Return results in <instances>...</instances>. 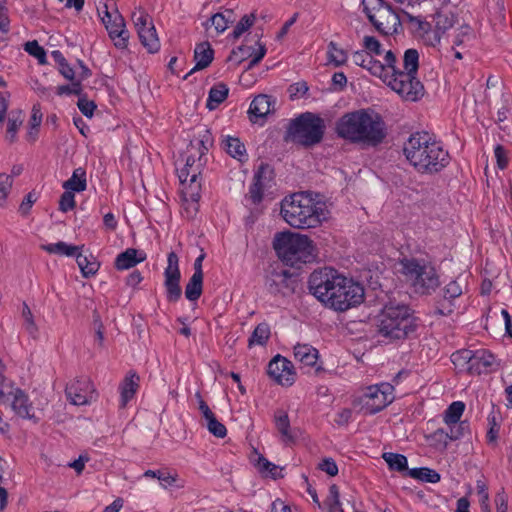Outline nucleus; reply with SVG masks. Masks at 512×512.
<instances>
[{
  "label": "nucleus",
  "instance_id": "59",
  "mask_svg": "<svg viewBox=\"0 0 512 512\" xmlns=\"http://www.w3.org/2000/svg\"><path fill=\"white\" fill-rule=\"evenodd\" d=\"M454 308V302L449 301L443 297L442 300L437 302L434 313L440 316H448L453 313Z\"/></svg>",
  "mask_w": 512,
  "mask_h": 512
},
{
  "label": "nucleus",
  "instance_id": "30",
  "mask_svg": "<svg viewBox=\"0 0 512 512\" xmlns=\"http://www.w3.org/2000/svg\"><path fill=\"white\" fill-rule=\"evenodd\" d=\"M137 32H156L152 17L143 9H136L131 16Z\"/></svg>",
  "mask_w": 512,
  "mask_h": 512
},
{
  "label": "nucleus",
  "instance_id": "1",
  "mask_svg": "<svg viewBox=\"0 0 512 512\" xmlns=\"http://www.w3.org/2000/svg\"><path fill=\"white\" fill-rule=\"evenodd\" d=\"M308 286L319 301L335 311H347L364 301V287L331 267L312 272Z\"/></svg>",
  "mask_w": 512,
  "mask_h": 512
},
{
  "label": "nucleus",
  "instance_id": "35",
  "mask_svg": "<svg viewBox=\"0 0 512 512\" xmlns=\"http://www.w3.org/2000/svg\"><path fill=\"white\" fill-rule=\"evenodd\" d=\"M40 248L50 254L74 256L82 247L69 245L63 241L52 244H42Z\"/></svg>",
  "mask_w": 512,
  "mask_h": 512
},
{
  "label": "nucleus",
  "instance_id": "41",
  "mask_svg": "<svg viewBox=\"0 0 512 512\" xmlns=\"http://www.w3.org/2000/svg\"><path fill=\"white\" fill-rule=\"evenodd\" d=\"M465 410V404L461 401L452 402L444 412L443 420L447 425L457 424Z\"/></svg>",
  "mask_w": 512,
  "mask_h": 512
},
{
  "label": "nucleus",
  "instance_id": "10",
  "mask_svg": "<svg viewBox=\"0 0 512 512\" xmlns=\"http://www.w3.org/2000/svg\"><path fill=\"white\" fill-rule=\"evenodd\" d=\"M393 389V386L388 383L369 386L359 397L353 400V405L360 406L364 414H376L393 401Z\"/></svg>",
  "mask_w": 512,
  "mask_h": 512
},
{
  "label": "nucleus",
  "instance_id": "11",
  "mask_svg": "<svg viewBox=\"0 0 512 512\" xmlns=\"http://www.w3.org/2000/svg\"><path fill=\"white\" fill-rule=\"evenodd\" d=\"M384 82L406 101L416 102L425 93L424 85L417 78V75L407 72L385 75Z\"/></svg>",
  "mask_w": 512,
  "mask_h": 512
},
{
  "label": "nucleus",
  "instance_id": "51",
  "mask_svg": "<svg viewBox=\"0 0 512 512\" xmlns=\"http://www.w3.org/2000/svg\"><path fill=\"white\" fill-rule=\"evenodd\" d=\"M144 477L157 478L160 481L161 485L165 488L168 486H172L176 482V475L173 476L170 473L161 470H147L144 473Z\"/></svg>",
  "mask_w": 512,
  "mask_h": 512
},
{
  "label": "nucleus",
  "instance_id": "9",
  "mask_svg": "<svg viewBox=\"0 0 512 512\" xmlns=\"http://www.w3.org/2000/svg\"><path fill=\"white\" fill-rule=\"evenodd\" d=\"M363 10L378 32H398L400 15L383 0H363Z\"/></svg>",
  "mask_w": 512,
  "mask_h": 512
},
{
  "label": "nucleus",
  "instance_id": "15",
  "mask_svg": "<svg viewBox=\"0 0 512 512\" xmlns=\"http://www.w3.org/2000/svg\"><path fill=\"white\" fill-rule=\"evenodd\" d=\"M268 375L278 384L291 386L295 381L293 364L281 355H276L268 364Z\"/></svg>",
  "mask_w": 512,
  "mask_h": 512
},
{
  "label": "nucleus",
  "instance_id": "47",
  "mask_svg": "<svg viewBox=\"0 0 512 512\" xmlns=\"http://www.w3.org/2000/svg\"><path fill=\"white\" fill-rule=\"evenodd\" d=\"M428 439L431 442V445L441 451L447 449L448 442L450 441L448 431L444 430L443 428H439L434 431L428 436Z\"/></svg>",
  "mask_w": 512,
  "mask_h": 512
},
{
  "label": "nucleus",
  "instance_id": "13",
  "mask_svg": "<svg viewBox=\"0 0 512 512\" xmlns=\"http://www.w3.org/2000/svg\"><path fill=\"white\" fill-rule=\"evenodd\" d=\"M68 400L74 405H87L97 399V392L93 383L87 377L74 380L65 389Z\"/></svg>",
  "mask_w": 512,
  "mask_h": 512
},
{
  "label": "nucleus",
  "instance_id": "12",
  "mask_svg": "<svg viewBox=\"0 0 512 512\" xmlns=\"http://www.w3.org/2000/svg\"><path fill=\"white\" fill-rule=\"evenodd\" d=\"M164 278L167 301L177 302L181 298L182 289L180 286L181 273L179 269V259L174 251L168 253Z\"/></svg>",
  "mask_w": 512,
  "mask_h": 512
},
{
  "label": "nucleus",
  "instance_id": "22",
  "mask_svg": "<svg viewBox=\"0 0 512 512\" xmlns=\"http://www.w3.org/2000/svg\"><path fill=\"white\" fill-rule=\"evenodd\" d=\"M146 259V254L134 248H128L124 252L118 254L115 259V267L118 270H126L136 266L138 263Z\"/></svg>",
  "mask_w": 512,
  "mask_h": 512
},
{
  "label": "nucleus",
  "instance_id": "50",
  "mask_svg": "<svg viewBox=\"0 0 512 512\" xmlns=\"http://www.w3.org/2000/svg\"><path fill=\"white\" fill-rule=\"evenodd\" d=\"M25 51L34 56L40 65H45L47 63L46 52L36 40L28 41L25 44Z\"/></svg>",
  "mask_w": 512,
  "mask_h": 512
},
{
  "label": "nucleus",
  "instance_id": "46",
  "mask_svg": "<svg viewBox=\"0 0 512 512\" xmlns=\"http://www.w3.org/2000/svg\"><path fill=\"white\" fill-rule=\"evenodd\" d=\"M363 68L367 69L372 75L377 76L384 81L386 68L381 61L375 59V56L367 54Z\"/></svg>",
  "mask_w": 512,
  "mask_h": 512
},
{
  "label": "nucleus",
  "instance_id": "62",
  "mask_svg": "<svg viewBox=\"0 0 512 512\" xmlns=\"http://www.w3.org/2000/svg\"><path fill=\"white\" fill-rule=\"evenodd\" d=\"M264 184L258 181H253L249 189V198L253 204H258L263 198Z\"/></svg>",
  "mask_w": 512,
  "mask_h": 512
},
{
  "label": "nucleus",
  "instance_id": "31",
  "mask_svg": "<svg viewBox=\"0 0 512 512\" xmlns=\"http://www.w3.org/2000/svg\"><path fill=\"white\" fill-rule=\"evenodd\" d=\"M203 166L204 163H198L195 169H193L189 182L185 184L184 194L194 202H198L200 199L201 184L198 181V178L201 175V169Z\"/></svg>",
  "mask_w": 512,
  "mask_h": 512
},
{
  "label": "nucleus",
  "instance_id": "17",
  "mask_svg": "<svg viewBox=\"0 0 512 512\" xmlns=\"http://www.w3.org/2000/svg\"><path fill=\"white\" fill-rule=\"evenodd\" d=\"M233 55L239 61L249 59L248 68H252L257 65L266 54V48L258 41L255 45H240L237 49L233 50Z\"/></svg>",
  "mask_w": 512,
  "mask_h": 512
},
{
  "label": "nucleus",
  "instance_id": "34",
  "mask_svg": "<svg viewBox=\"0 0 512 512\" xmlns=\"http://www.w3.org/2000/svg\"><path fill=\"white\" fill-rule=\"evenodd\" d=\"M401 24L399 27L409 30L410 32H427L429 29V23L423 21L420 17L412 16L406 12L400 15Z\"/></svg>",
  "mask_w": 512,
  "mask_h": 512
},
{
  "label": "nucleus",
  "instance_id": "16",
  "mask_svg": "<svg viewBox=\"0 0 512 512\" xmlns=\"http://www.w3.org/2000/svg\"><path fill=\"white\" fill-rule=\"evenodd\" d=\"M292 274L287 270H272L266 277L265 285L270 294L286 295L294 290Z\"/></svg>",
  "mask_w": 512,
  "mask_h": 512
},
{
  "label": "nucleus",
  "instance_id": "44",
  "mask_svg": "<svg viewBox=\"0 0 512 512\" xmlns=\"http://www.w3.org/2000/svg\"><path fill=\"white\" fill-rule=\"evenodd\" d=\"M324 505L328 512H344L340 502L339 488L336 484L330 486L329 494L324 501Z\"/></svg>",
  "mask_w": 512,
  "mask_h": 512
},
{
  "label": "nucleus",
  "instance_id": "56",
  "mask_svg": "<svg viewBox=\"0 0 512 512\" xmlns=\"http://www.w3.org/2000/svg\"><path fill=\"white\" fill-rule=\"evenodd\" d=\"M71 81V85H62V86H59L57 88V94L58 95H77V96H81L82 95V91H83V88H82V84L79 82V81H76V80H70Z\"/></svg>",
  "mask_w": 512,
  "mask_h": 512
},
{
  "label": "nucleus",
  "instance_id": "4",
  "mask_svg": "<svg viewBox=\"0 0 512 512\" xmlns=\"http://www.w3.org/2000/svg\"><path fill=\"white\" fill-rule=\"evenodd\" d=\"M281 215L297 229L315 228L326 219L325 205L315 201L310 192H299L285 197L281 202Z\"/></svg>",
  "mask_w": 512,
  "mask_h": 512
},
{
  "label": "nucleus",
  "instance_id": "40",
  "mask_svg": "<svg viewBox=\"0 0 512 512\" xmlns=\"http://www.w3.org/2000/svg\"><path fill=\"white\" fill-rule=\"evenodd\" d=\"M391 470L403 472L408 470L406 456L398 453L386 452L382 455Z\"/></svg>",
  "mask_w": 512,
  "mask_h": 512
},
{
  "label": "nucleus",
  "instance_id": "5",
  "mask_svg": "<svg viewBox=\"0 0 512 512\" xmlns=\"http://www.w3.org/2000/svg\"><path fill=\"white\" fill-rule=\"evenodd\" d=\"M417 327L413 311L406 304H386L377 319L378 334L388 342L410 337L416 332Z\"/></svg>",
  "mask_w": 512,
  "mask_h": 512
},
{
  "label": "nucleus",
  "instance_id": "8",
  "mask_svg": "<svg viewBox=\"0 0 512 512\" xmlns=\"http://www.w3.org/2000/svg\"><path fill=\"white\" fill-rule=\"evenodd\" d=\"M325 128V122L320 116L305 112L290 122L287 137L295 143L310 147L322 141Z\"/></svg>",
  "mask_w": 512,
  "mask_h": 512
},
{
  "label": "nucleus",
  "instance_id": "20",
  "mask_svg": "<svg viewBox=\"0 0 512 512\" xmlns=\"http://www.w3.org/2000/svg\"><path fill=\"white\" fill-rule=\"evenodd\" d=\"M495 357L487 350H477L472 358L471 373L483 374L494 370Z\"/></svg>",
  "mask_w": 512,
  "mask_h": 512
},
{
  "label": "nucleus",
  "instance_id": "28",
  "mask_svg": "<svg viewBox=\"0 0 512 512\" xmlns=\"http://www.w3.org/2000/svg\"><path fill=\"white\" fill-rule=\"evenodd\" d=\"M77 264L81 270L83 277L90 278L94 276L99 270L100 263L96 260V258L90 254L89 256L83 255L80 250L76 252Z\"/></svg>",
  "mask_w": 512,
  "mask_h": 512
},
{
  "label": "nucleus",
  "instance_id": "14",
  "mask_svg": "<svg viewBox=\"0 0 512 512\" xmlns=\"http://www.w3.org/2000/svg\"><path fill=\"white\" fill-rule=\"evenodd\" d=\"M7 401L0 402L2 405L10 407L15 414L23 419H35L33 405L28 395L20 388L15 387L11 382V391L8 392Z\"/></svg>",
  "mask_w": 512,
  "mask_h": 512
},
{
  "label": "nucleus",
  "instance_id": "54",
  "mask_svg": "<svg viewBox=\"0 0 512 512\" xmlns=\"http://www.w3.org/2000/svg\"><path fill=\"white\" fill-rule=\"evenodd\" d=\"M365 52L372 56H380L384 52L382 44L373 36H366L363 41Z\"/></svg>",
  "mask_w": 512,
  "mask_h": 512
},
{
  "label": "nucleus",
  "instance_id": "48",
  "mask_svg": "<svg viewBox=\"0 0 512 512\" xmlns=\"http://www.w3.org/2000/svg\"><path fill=\"white\" fill-rule=\"evenodd\" d=\"M22 317L24 319L23 325H24L25 330L28 332V334L32 338H34V339L37 338L38 326L36 325V323L34 321V316L31 312V309L29 308V306L26 303H23Z\"/></svg>",
  "mask_w": 512,
  "mask_h": 512
},
{
  "label": "nucleus",
  "instance_id": "38",
  "mask_svg": "<svg viewBox=\"0 0 512 512\" xmlns=\"http://www.w3.org/2000/svg\"><path fill=\"white\" fill-rule=\"evenodd\" d=\"M203 288V276L192 275L185 287V297L189 301H196L200 298Z\"/></svg>",
  "mask_w": 512,
  "mask_h": 512
},
{
  "label": "nucleus",
  "instance_id": "57",
  "mask_svg": "<svg viewBox=\"0 0 512 512\" xmlns=\"http://www.w3.org/2000/svg\"><path fill=\"white\" fill-rule=\"evenodd\" d=\"M463 293L461 286L457 281H451L448 283L443 290V297L449 301L454 302L456 298L461 296Z\"/></svg>",
  "mask_w": 512,
  "mask_h": 512
},
{
  "label": "nucleus",
  "instance_id": "19",
  "mask_svg": "<svg viewBox=\"0 0 512 512\" xmlns=\"http://www.w3.org/2000/svg\"><path fill=\"white\" fill-rule=\"evenodd\" d=\"M273 420L282 442L286 444L294 442L296 435L291 428L288 413L283 409H278L274 412Z\"/></svg>",
  "mask_w": 512,
  "mask_h": 512
},
{
  "label": "nucleus",
  "instance_id": "25",
  "mask_svg": "<svg viewBox=\"0 0 512 512\" xmlns=\"http://www.w3.org/2000/svg\"><path fill=\"white\" fill-rule=\"evenodd\" d=\"M139 387V376L135 372H130L120 384L121 406L125 407L134 397Z\"/></svg>",
  "mask_w": 512,
  "mask_h": 512
},
{
  "label": "nucleus",
  "instance_id": "63",
  "mask_svg": "<svg viewBox=\"0 0 512 512\" xmlns=\"http://www.w3.org/2000/svg\"><path fill=\"white\" fill-rule=\"evenodd\" d=\"M12 176L5 173L0 174V201H4L8 196L12 187Z\"/></svg>",
  "mask_w": 512,
  "mask_h": 512
},
{
  "label": "nucleus",
  "instance_id": "45",
  "mask_svg": "<svg viewBox=\"0 0 512 512\" xmlns=\"http://www.w3.org/2000/svg\"><path fill=\"white\" fill-rule=\"evenodd\" d=\"M23 123V114L21 110H13L9 114L8 118V127H7V135L11 142L14 141L16 137V133L19 127Z\"/></svg>",
  "mask_w": 512,
  "mask_h": 512
},
{
  "label": "nucleus",
  "instance_id": "21",
  "mask_svg": "<svg viewBox=\"0 0 512 512\" xmlns=\"http://www.w3.org/2000/svg\"><path fill=\"white\" fill-rule=\"evenodd\" d=\"M434 23L436 32H446L449 29H459L461 27L456 14L448 7L441 8L434 15Z\"/></svg>",
  "mask_w": 512,
  "mask_h": 512
},
{
  "label": "nucleus",
  "instance_id": "52",
  "mask_svg": "<svg viewBox=\"0 0 512 512\" xmlns=\"http://www.w3.org/2000/svg\"><path fill=\"white\" fill-rule=\"evenodd\" d=\"M512 116V99L509 95L502 96V106L497 111V122L502 123Z\"/></svg>",
  "mask_w": 512,
  "mask_h": 512
},
{
  "label": "nucleus",
  "instance_id": "23",
  "mask_svg": "<svg viewBox=\"0 0 512 512\" xmlns=\"http://www.w3.org/2000/svg\"><path fill=\"white\" fill-rule=\"evenodd\" d=\"M213 145V137L210 130L203 128L199 131L198 136L190 142V148L198 153V163H206L203 159L209 148Z\"/></svg>",
  "mask_w": 512,
  "mask_h": 512
},
{
  "label": "nucleus",
  "instance_id": "3",
  "mask_svg": "<svg viewBox=\"0 0 512 512\" xmlns=\"http://www.w3.org/2000/svg\"><path fill=\"white\" fill-rule=\"evenodd\" d=\"M403 152L409 163L422 174H434L449 163V154L427 132H416L405 142Z\"/></svg>",
  "mask_w": 512,
  "mask_h": 512
},
{
  "label": "nucleus",
  "instance_id": "33",
  "mask_svg": "<svg viewBox=\"0 0 512 512\" xmlns=\"http://www.w3.org/2000/svg\"><path fill=\"white\" fill-rule=\"evenodd\" d=\"M63 188L71 192H82L87 187L86 171L79 167L75 169L72 176L63 183Z\"/></svg>",
  "mask_w": 512,
  "mask_h": 512
},
{
  "label": "nucleus",
  "instance_id": "42",
  "mask_svg": "<svg viewBox=\"0 0 512 512\" xmlns=\"http://www.w3.org/2000/svg\"><path fill=\"white\" fill-rule=\"evenodd\" d=\"M270 327L267 323L258 324L248 340V345H265L270 337Z\"/></svg>",
  "mask_w": 512,
  "mask_h": 512
},
{
  "label": "nucleus",
  "instance_id": "27",
  "mask_svg": "<svg viewBox=\"0 0 512 512\" xmlns=\"http://www.w3.org/2000/svg\"><path fill=\"white\" fill-rule=\"evenodd\" d=\"M99 15L107 32H125L124 18L117 10L110 12L107 10V7H105V10L102 14L99 13Z\"/></svg>",
  "mask_w": 512,
  "mask_h": 512
},
{
  "label": "nucleus",
  "instance_id": "39",
  "mask_svg": "<svg viewBox=\"0 0 512 512\" xmlns=\"http://www.w3.org/2000/svg\"><path fill=\"white\" fill-rule=\"evenodd\" d=\"M419 69V53L416 49H407L403 57V70L400 72H407L412 75H417Z\"/></svg>",
  "mask_w": 512,
  "mask_h": 512
},
{
  "label": "nucleus",
  "instance_id": "60",
  "mask_svg": "<svg viewBox=\"0 0 512 512\" xmlns=\"http://www.w3.org/2000/svg\"><path fill=\"white\" fill-rule=\"evenodd\" d=\"M448 426V435L450 437V441H455L463 437L465 434V430L468 428V424L465 421H459L457 424H452Z\"/></svg>",
  "mask_w": 512,
  "mask_h": 512
},
{
  "label": "nucleus",
  "instance_id": "43",
  "mask_svg": "<svg viewBox=\"0 0 512 512\" xmlns=\"http://www.w3.org/2000/svg\"><path fill=\"white\" fill-rule=\"evenodd\" d=\"M347 53L338 48L336 43L331 41L328 45L327 59L329 64H333L335 67L344 65L347 61Z\"/></svg>",
  "mask_w": 512,
  "mask_h": 512
},
{
  "label": "nucleus",
  "instance_id": "37",
  "mask_svg": "<svg viewBox=\"0 0 512 512\" xmlns=\"http://www.w3.org/2000/svg\"><path fill=\"white\" fill-rule=\"evenodd\" d=\"M408 475L414 479L427 483H437L440 481V474L427 467L410 469L408 470Z\"/></svg>",
  "mask_w": 512,
  "mask_h": 512
},
{
  "label": "nucleus",
  "instance_id": "7",
  "mask_svg": "<svg viewBox=\"0 0 512 512\" xmlns=\"http://www.w3.org/2000/svg\"><path fill=\"white\" fill-rule=\"evenodd\" d=\"M273 248L287 266L300 268L302 264L311 262L314 246L310 238L299 233L284 231L275 235Z\"/></svg>",
  "mask_w": 512,
  "mask_h": 512
},
{
  "label": "nucleus",
  "instance_id": "55",
  "mask_svg": "<svg viewBox=\"0 0 512 512\" xmlns=\"http://www.w3.org/2000/svg\"><path fill=\"white\" fill-rule=\"evenodd\" d=\"M207 429L211 434L218 438H224L227 434L226 427L217 420L215 415L206 420Z\"/></svg>",
  "mask_w": 512,
  "mask_h": 512
},
{
  "label": "nucleus",
  "instance_id": "29",
  "mask_svg": "<svg viewBox=\"0 0 512 512\" xmlns=\"http://www.w3.org/2000/svg\"><path fill=\"white\" fill-rule=\"evenodd\" d=\"M235 20L234 12L227 9L224 12L214 14L209 20L210 26L207 25L206 29L213 27L215 32H225V30L229 28V25L233 24Z\"/></svg>",
  "mask_w": 512,
  "mask_h": 512
},
{
  "label": "nucleus",
  "instance_id": "24",
  "mask_svg": "<svg viewBox=\"0 0 512 512\" xmlns=\"http://www.w3.org/2000/svg\"><path fill=\"white\" fill-rule=\"evenodd\" d=\"M271 99L267 95L260 94L256 96L249 107L248 113L251 122L257 123L270 113Z\"/></svg>",
  "mask_w": 512,
  "mask_h": 512
},
{
  "label": "nucleus",
  "instance_id": "6",
  "mask_svg": "<svg viewBox=\"0 0 512 512\" xmlns=\"http://www.w3.org/2000/svg\"><path fill=\"white\" fill-rule=\"evenodd\" d=\"M398 272L416 294L431 295L440 286L439 275L432 263L423 258L403 257Z\"/></svg>",
  "mask_w": 512,
  "mask_h": 512
},
{
  "label": "nucleus",
  "instance_id": "49",
  "mask_svg": "<svg viewBox=\"0 0 512 512\" xmlns=\"http://www.w3.org/2000/svg\"><path fill=\"white\" fill-rule=\"evenodd\" d=\"M256 466L258 467L260 472H268L273 479L283 477L281 474V469L270 461H268L262 455H258Z\"/></svg>",
  "mask_w": 512,
  "mask_h": 512
},
{
  "label": "nucleus",
  "instance_id": "26",
  "mask_svg": "<svg viewBox=\"0 0 512 512\" xmlns=\"http://www.w3.org/2000/svg\"><path fill=\"white\" fill-rule=\"evenodd\" d=\"M318 356V350L309 344H297L294 346V357L303 366H315L318 361Z\"/></svg>",
  "mask_w": 512,
  "mask_h": 512
},
{
  "label": "nucleus",
  "instance_id": "2",
  "mask_svg": "<svg viewBox=\"0 0 512 512\" xmlns=\"http://www.w3.org/2000/svg\"><path fill=\"white\" fill-rule=\"evenodd\" d=\"M337 135L351 143L378 146L387 136L383 117L371 108L345 113L336 123Z\"/></svg>",
  "mask_w": 512,
  "mask_h": 512
},
{
  "label": "nucleus",
  "instance_id": "36",
  "mask_svg": "<svg viewBox=\"0 0 512 512\" xmlns=\"http://www.w3.org/2000/svg\"><path fill=\"white\" fill-rule=\"evenodd\" d=\"M223 148L231 157L240 161L246 156L245 146L238 138L227 136L223 141Z\"/></svg>",
  "mask_w": 512,
  "mask_h": 512
},
{
  "label": "nucleus",
  "instance_id": "58",
  "mask_svg": "<svg viewBox=\"0 0 512 512\" xmlns=\"http://www.w3.org/2000/svg\"><path fill=\"white\" fill-rule=\"evenodd\" d=\"M75 205L74 192L66 190L60 197L59 210L62 212H68L74 209Z\"/></svg>",
  "mask_w": 512,
  "mask_h": 512
},
{
  "label": "nucleus",
  "instance_id": "53",
  "mask_svg": "<svg viewBox=\"0 0 512 512\" xmlns=\"http://www.w3.org/2000/svg\"><path fill=\"white\" fill-rule=\"evenodd\" d=\"M157 35L158 34H138L141 44L149 53H156L160 49V41Z\"/></svg>",
  "mask_w": 512,
  "mask_h": 512
},
{
  "label": "nucleus",
  "instance_id": "61",
  "mask_svg": "<svg viewBox=\"0 0 512 512\" xmlns=\"http://www.w3.org/2000/svg\"><path fill=\"white\" fill-rule=\"evenodd\" d=\"M475 352L471 350H462L457 351L452 354L451 358L454 363L459 362L460 360H463L467 364V369L471 373V364H472V358L474 357Z\"/></svg>",
  "mask_w": 512,
  "mask_h": 512
},
{
  "label": "nucleus",
  "instance_id": "64",
  "mask_svg": "<svg viewBox=\"0 0 512 512\" xmlns=\"http://www.w3.org/2000/svg\"><path fill=\"white\" fill-rule=\"evenodd\" d=\"M77 106L81 113L89 118L93 116L94 110L96 109V105L93 101L81 96L78 99Z\"/></svg>",
  "mask_w": 512,
  "mask_h": 512
},
{
  "label": "nucleus",
  "instance_id": "32",
  "mask_svg": "<svg viewBox=\"0 0 512 512\" xmlns=\"http://www.w3.org/2000/svg\"><path fill=\"white\" fill-rule=\"evenodd\" d=\"M229 89L226 84L220 82L214 85L208 94L206 107L209 110L216 109L228 97Z\"/></svg>",
  "mask_w": 512,
  "mask_h": 512
},
{
  "label": "nucleus",
  "instance_id": "18",
  "mask_svg": "<svg viewBox=\"0 0 512 512\" xmlns=\"http://www.w3.org/2000/svg\"><path fill=\"white\" fill-rule=\"evenodd\" d=\"M213 55V49L208 42L198 44L194 50V60L196 64L183 78L187 79L194 72L208 67L213 60Z\"/></svg>",
  "mask_w": 512,
  "mask_h": 512
}]
</instances>
